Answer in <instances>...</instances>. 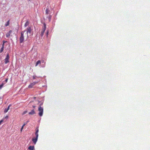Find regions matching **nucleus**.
I'll use <instances>...</instances> for the list:
<instances>
[{
    "label": "nucleus",
    "mask_w": 150,
    "mask_h": 150,
    "mask_svg": "<svg viewBox=\"0 0 150 150\" xmlns=\"http://www.w3.org/2000/svg\"><path fill=\"white\" fill-rule=\"evenodd\" d=\"M46 28V24L45 23H43V26L42 28V29L41 33V35L42 37L44 35V33Z\"/></svg>",
    "instance_id": "20e7f679"
},
{
    "label": "nucleus",
    "mask_w": 150,
    "mask_h": 150,
    "mask_svg": "<svg viewBox=\"0 0 150 150\" xmlns=\"http://www.w3.org/2000/svg\"><path fill=\"white\" fill-rule=\"evenodd\" d=\"M48 31H47V35H48Z\"/></svg>",
    "instance_id": "393cba45"
},
{
    "label": "nucleus",
    "mask_w": 150,
    "mask_h": 150,
    "mask_svg": "<svg viewBox=\"0 0 150 150\" xmlns=\"http://www.w3.org/2000/svg\"><path fill=\"white\" fill-rule=\"evenodd\" d=\"M6 42V41H3V43H4V44L5 42Z\"/></svg>",
    "instance_id": "a878e982"
},
{
    "label": "nucleus",
    "mask_w": 150,
    "mask_h": 150,
    "mask_svg": "<svg viewBox=\"0 0 150 150\" xmlns=\"http://www.w3.org/2000/svg\"><path fill=\"white\" fill-rule=\"evenodd\" d=\"M9 54H7L6 57L5 59V64H7V63H8V62H9Z\"/></svg>",
    "instance_id": "423d86ee"
},
{
    "label": "nucleus",
    "mask_w": 150,
    "mask_h": 150,
    "mask_svg": "<svg viewBox=\"0 0 150 150\" xmlns=\"http://www.w3.org/2000/svg\"><path fill=\"white\" fill-rule=\"evenodd\" d=\"M41 105H39L38 109L39 112L38 115L40 117L42 116L43 112V108L42 107H41Z\"/></svg>",
    "instance_id": "7ed1b4c3"
},
{
    "label": "nucleus",
    "mask_w": 150,
    "mask_h": 150,
    "mask_svg": "<svg viewBox=\"0 0 150 150\" xmlns=\"http://www.w3.org/2000/svg\"><path fill=\"white\" fill-rule=\"evenodd\" d=\"M50 12V10L48 9V8H47L45 11V13L46 14H48Z\"/></svg>",
    "instance_id": "2eb2a0df"
},
{
    "label": "nucleus",
    "mask_w": 150,
    "mask_h": 150,
    "mask_svg": "<svg viewBox=\"0 0 150 150\" xmlns=\"http://www.w3.org/2000/svg\"><path fill=\"white\" fill-rule=\"evenodd\" d=\"M4 84V83H2L0 85V89H1L3 87Z\"/></svg>",
    "instance_id": "a211bd4d"
},
{
    "label": "nucleus",
    "mask_w": 150,
    "mask_h": 150,
    "mask_svg": "<svg viewBox=\"0 0 150 150\" xmlns=\"http://www.w3.org/2000/svg\"><path fill=\"white\" fill-rule=\"evenodd\" d=\"M35 76H33V79H35Z\"/></svg>",
    "instance_id": "b1692460"
},
{
    "label": "nucleus",
    "mask_w": 150,
    "mask_h": 150,
    "mask_svg": "<svg viewBox=\"0 0 150 150\" xmlns=\"http://www.w3.org/2000/svg\"><path fill=\"white\" fill-rule=\"evenodd\" d=\"M25 126V125H23L22 126V127H23H23Z\"/></svg>",
    "instance_id": "bb28decb"
},
{
    "label": "nucleus",
    "mask_w": 150,
    "mask_h": 150,
    "mask_svg": "<svg viewBox=\"0 0 150 150\" xmlns=\"http://www.w3.org/2000/svg\"><path fill=\"white\" fill-rule=\"evenodd\" d=\"M3 120H1L0 121V125H1V123L3 122Z\"/></svg>",
    "instance_id": "aec40b11"
},
{
    "label": "nucleus",
    "mask_w": 150,
    "mask_h": 150,
    "mask_svg": "<svg viewBox=\"0 0 150 150\" xmlns=\"http://www.w3.org/2000/svg\"><path fill=\"white\" fill-rule=\"evenodd\" d=\"M25 30L21 32V36L20 38V43H22L24 41L25 37Z\"/></svg>",
    "instance_id": "f03ea898"
},
{
    "label": "nucleus",
    "mask_w": 150,
    "mask_h": 150,
    "mask_svg": "<svg viewBox=\"0 0 150 150\" xmlns=\"http://www.w3.org/2000/svg\"><path fill=\"white\" fill-rule=\"evenodd\" d=\"M11 106V104L9 105L8 106V108L7 109H5L4 112H8V110H9L10 107Z\"/></svg>",
    "instance_id": "f8f14e48"
},
{
    "label": "nucleus",
    "mask_w": 150,
    "mask_h": 150,
    "mask_svg": "<svg viewBox=\"0 0 150 150\" xmlns=\"http://www.w3.org/2000/svg\"><path fill=\"white\" fill-rule=\"evenodd\" d=\"M29 150H35L34 146H30L28 147Z\"/></svg>",
    "instance_id": "9d476101"
},
{
    "label": "nucleus",
    "mask_w": 150,
    "mask_h": 150,
    "mask_svg": "<svg viewBox=\"0 0 150 150\" xmlns=\"http://www.w3.org/2000/svg\"><path fill=\"white\" fill-rule=\"evenodd\" d=\"M35 106H33V107L34 108H35Z\"/></svg>",
    "instance_id": "c85d7f7f"
},
{
    "label": "nucleus",
    "mask_w": 150,
    "mask_h": 150,
    "mask_svg": "<svg viewBox=\"0 0 150 150\" xmlns=\"http://www.w3.org/2000/svg\"><path fill=\"white\" fill-rule=\"evenodd\" d=\"M38 83V82H34L30 83L28 86V87L29 88H31L33 87L37 83Z\"/></svg>",
    "instance_id": "0eeeda50"
},
{
    "label": "nucleus",
    "mask_w": 150,
    "mask_h": 150,
    "mask_svg": "<svg viewBox=\"0 0 150 150\" xmlns=\"http://www.w3.org/2000/svg\"><path fill=\"white\" fill-rule=\"evenodd\" d=\"M39 64H41V61L40 60H38L36 64H35V66L36 67Z\"/></svg>",
    "instance_id": "ddd939ff"
},
{
    "label": "nucleus",
    "mask_w": 150,
    "mask_h": 150,
    "mask_svg": "<svg viewBox=\"0 0 150 150\" xmlns=\"http://www.w3.org/2000/svg\"><path fill=\"white\" fill-rule=\"evenodd\" d=\"M27 111H24L23 113H22V115H24V114H25L26 113H27Z\"/></svg>",
    "instance_id": "6ab92c4d"
},
{
    "label": "nucleus",
    "mask_w": 150,
    "mask_h": 150,
    "mask_svg": "<svg viewBox=\"0 0 150 150\" xmlns=\"http://www.w3.org/2000/svg\"><path fill=\"white\" fill-rule=\"evenodd\" d=\"M29 23L28 21H26V23H25V25H24V26L25 27H26L27 26H28L29 25Z\"/></svg>",
    "instance_id": "4468645a"
},
{
    "label": "nucleus",
    "mask_w": 150,
    "mask_h": 150,
    "mask_svg": "<svg viewBox=\"0 0 150 150\" xmlns=\"http://www.w3.org/2000/svg\"><path fill=\"white\" fill-rule=\"evenodd\" d=\"M32 30V27H28L26 29V30H25V37L26 40L28 38V33H31Z\"/></svg>",
    "instance_id": "f257e3e1"
},
{
    "label": "nucleus",
    "mask_w": 150,
    "mask_h": 150,
    "mask_svg": "<svg viewBox=\"0 0 150 150\" xmlns=\"http://www.w3.org/2000/svg\"><path fill=\"white\" fill-rule=\"evenodd\" d=\"M38 138L36 137L35 138H33L32 139V141L35 144H36V143L38 140Z\"/></svg>",
    "instance_id": "1a4fd4ad"
},
{
    "label": "nucleus",
    "mask_w": 150,
    "mask_h": 150,
    "mask_svg": "<svg viewBox=\"0 0 150 150\" xmlns=\"http://www.w3.org/2000/svg\"><path fill=\"white\" fill-rule=\"evenodd\" d=\"M13 31L12 30H10L6 34V36L7 38H9L10 36H12V33Z\"/></svg>",
    "instance_id": "39448f33"
},
{
    "label": "nucleus",
    "mask_w": 150,
    "mask_h": 150,
    "mask_svg": "<svg viewBox=\"0 0 150 150\" xmlns=\"http://www.w3.org/2000/svg\"><path fill=\"white\" fill-rule=\"evenodd\" d=\"M4 43H3V44H2V47H4Z\"/></svg>",
    "instance_id": "4be33fe9"
},
{
    "label": "nucleus",
    "mask_w": 150,
    "mask_h": 150,
    "mask_svg": "<svg viewBox=\"0 0 150 150\" xmlns=\"http://www.w3.org/2000/svg\"><path fill=\"white\" fill-rule=\"evenodd\" d=\"M35 112L34 110H32L31 112H29V114L33 115L35 114Z\"/></svg>",
    "instance_id": "9b49d317"
},
{
    "label": "nucleus",
    "mask_w": 150,
    "mask_h": 150,
    "mask_svg": "<svg viewBox=\"0 0 150 150\" xmlns=\"http://www.w3.org/2000/svg\"><path fill=\"white\" fill-rule=\"evenodd\" d=\"M4 49V47H2L1 48V49L0 50V53L2 52L3 51Z\"/></svg>",
    "instance_id": "f3484780"
},
{
    "label": "nucleus",
    "mask_w": 150,
    "mask_h": 150,
    "mask_svg": "<svg viewBox=\"0 0 150 150\" xmlns=\"http://www.w3.org/2000/svg\"><path fill=\"white\" fill-rule=\"evenodd\" d=\"M23 129V127H22L21 128V132L22 131V130Z\"/></svg>",
    "instance_id": "5701e85b"
},
{
    "label": "nucleus",
    "mask_w": 150,
    "mask_h": 150,
    "mask_svg": "<svg viewBox=\"0 0 150 150\" xmlns=\"http://www.w3.org/2000/svg\"><path fill=\"white\" fill-rule=\"evenodd\" d=\"M8 80V79H6L5 80V81L6 83Z\"/></svg>",
    "instance_id": "412c9836"
},
{
    "label": "nucleus",
    "mask_w": 150,
    "mask_h": 150,
    "mask_svg": "<svg viewBox=\"0 0 150 150\" xmlns=\"http://www.w3.org/2000/svg\"><path fill=\"white\" fill-rule=\"evenodd\" d=\"M9 24V21H8L5 24V26L6 27L8 26Z\"/></svg>",
    "instance_id": "dca6fc26"
},
{
    "label": "nucleus",
    "mask_w": 150,
    "mask_h": 150,
    "mask_svg": "<svg viewBox=\"0 0 150 150\" xmlns=\"http://www.w3.org/2000/svg\"><path fill=\"white\" fill-rule=\"evenodd\" d=\"M27 124V123H25V122L24 123V124L23 125H25V126L26 125V124Z\"/></svg>",
    "instance_id": "cd10ccee"
},
{
    "label": "nucleus",
    "mask_w": 150,
    "mask_h": 150,
    "mask_svg": "<svg viewBox=\"0 0 150 150\" xmlns=\"http://www.w3.org/2000/svg\"><path fill=\"white\" fill-rule=\"evenodd\" d=\"M36 132L35 133V135H36V137L38 138V132H39V129L37 127L36 128Z\"/></svg>",
    "instance_id": "6e6552de"
}]
</instances>
